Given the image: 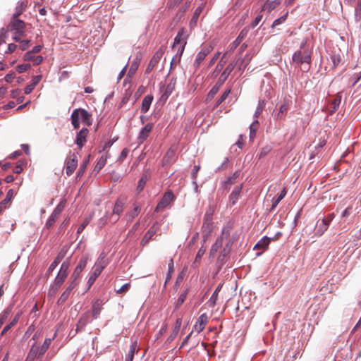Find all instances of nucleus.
Segmentation results:
<instances>
[{"instance_id":"1","label":"nucleus","mask_w":361,"mask_h":361,"mask_svg":"<svg viewBox=\"0 0 361 361\" xmlns=\"http://www.w3.org/2000/svg\"><path fill=\"white\" fill-rule=\"evenodd\" d=\"M71 124L74 129L79 128L80 121L87 126H90L92 123V115L84 109H74L71 114Z\"/></svg>"},{"instance_id":"2","label":"nucleus","mask_w":361,"mask_h":361,"mask_svg":"<svg viewBox=\"0 0 361 361\" xmlns=\"http://www.w3.org/2000/svg\"><path fill=\"white\" fill-rule=\"evenodd\" d=\"M293 63L299 66L302 71H307L311 63V56L307 51H295L292 57Z\"/></svg>"},{"instance_id":"3","label":"nucleus","mask_w":361,"mask_h":361,"mask_svg":"<svg viewBox=\"0 0 361 361\" xmlns=\"http://www.w3.org/2000/svg\"><path fill=\"white\" fill-rule=\"evenodd\" d=\"M107 264L108 262L106 259V254L104 252H102L96 261L93 267V271L88 279L87 283L89 287L94 283L95 280L100 275Z\"/></svg>"},{"instance_id":"4","label":"nucleus","mask_w":361,"mask_h":361,"mask_svg":"<svg viewBox=\"0 0 361 361\" xmlns=\"http://www.w3.org/2000/svg\"><path fill=\"white\" fill-rule=\"evenodd\" d=\"M188 37V35L187 32L185 30V29H180L174 39L173 49L175 50H178L180 52H183L185 47L187 44Z\"/></svg>"},{"instance_id":"5","label":"nucleus","mask_w":361,"mask_h":361,"mask_svg":"<svg viewBox=\"0 0 361 361\" xmlns=\"http://www.w3.org/2000/svg\"><path fill=\"white\" fill-rule=\"evenodd\" d=\"M214 226L212 218L209 214H206L203 219L202 226V242L204 243L210 237L213 231Z\"/></svg>"},{"instance_id":"6","label":"nucleus","mask_w":361,"mask_h":361,"mask_svg":"<svg viewBox=\"0 0 361 361\" xmlns=\"http://www.w3.org/2000/svg\"><path fill=\"white\" fill-rule=\"evenodd\" d=\"M214 47L212 44H206L202 46L200 50L197 54L193 66L197 68L201 63L204 60L205 57L213 50Z\"/></svg>"},{"instance_id":"7","label":"nucleus","mask_w":361,"mask_h":361,"mask_svg":"<svg viewBox=\"0 0 361 361\" xmlns=\"http://www.w3.org/2000/svg\"><path fill=\"white\" fill-rule=\"evenodd\" d=\"M66 206V200H62L59 204L55 207L53 212L49 217L48 220L46 222V227L49 228L51 226L54 225L56 220L58 219L61 213L63 212Z\"/></svg>"},{"instance_id":"8","label":"nucleus","mask_w":361,"mask_h":361,"mask_svg":"<svg viewBox=\"0 0 361 361\" xmlns=\"http://www.w3.org/2000/svg\"><path fill=\"white\" fill-rule=\"evenodd\" d=\"M175 199V196L171 191L164 193L163 197L157 204L154 211L159 212L166 208Z\"/></svg>"},{"instance_id":"9","label":"nucleus","mask_w":361,"mask_h":361,"mask_svg":"<svg viewBox=\"0 0 361 361\" xmlns=\"http://www.w3.org/2000/svg\"><path fill=\"white\" fill-rule=\"evenodd\" d=\"M78 166V158L75 154H69L66 159V173L71 176L73 173Z\"/></svg>"},{"instance_id":"10","label":"nucleus","mask_w":361,"mask_h":361,"mask_svg":"<svg viewBox=\"0 0 361 361\" xmlns=\"http://www.w3.org/2000/svg\"><path fill=\"white\" fill-rule=\"evenodd\" d=\"M164 54V47H161L153 55L152 58L151 59L147 68H146V73H150L154 68L159 63L160 61L161 57L163 56Z\"/></svg>"},{"instance_id":"11","label":"nucleus","mask_w":361,"mask_h":361,"mask_svg":"<svg viewBox=\"0 0 361 361\" xmlns=\"http://www.w3.org/2000/svg\"><path fill=\"white\" fill-rule=\"evenodd\" d=\"M18 16H13L11 23H9L8 27L11 30H16L18 31V33L19 35H23L24 34V27H25V23L19 20L18 18Z\"/></svg>"},{"instance_id":"12","label":"nucleus","mask_w":361,"mask_h":361,"mask_svg":"<svg viewBox=\"0 0 361 361\" xmlns=\"http://www.w3.org/2000/svg\"><path fill=\"white\" fill-rule=\"evenodd\" d=\"M208 317L206 314H201L196 323L193 326V331H195L197 334L200 333L203 331V329L205 328V326L207 323Z\"/></svg>"},{"instance_id":"13","label":"nucleus","mask_w":361,"mask_h":361,"mask_svg":"<svg viewBox=\"0 0 361 361\" xmlns=\"http://www.w3.org/2000/svg\"><path fill=\"white\" fill-rule=\"evenodd\" d=\"M152 128L153 126L152 123H147L144 128L141 129L137 137L138 144L140 145L147 140L152 130Z\"/></svg>"},{"instance_id":"14","label":"nucleus","mask_w":361,"mask_h":361,"mask_svg":"<svg viewBox=\"0 0 361 361\" xmlns=\"http://www.w3.org/2000/svg\"><path fill=\"white\" fill-rule=\"evenodd\" d=\"M235 63L231 62L226 66V68L224 69V71L220 75L217 81V85L221 86L226 80L228 75L231 74V73L233 71L234 68L235 67Z\"/></svg>"},{"instance_id":"15","label":"nucleus","mask_w":361,"mask_h":361,"mask_svg":"<svg viewBox=\"0 0 361 361\" xmlns=\"http://www.w3.org/2000/svg\"><path fill=\"white\" fill-rule=\"evenodd\" d=\"M87 260L88 257L87 256H82L80 258L79 263L78 266L75 267L71 276L73 279H74V280H76L80 276L81 271L87 265Z\"/></svg>"},{"instance_id":"16","label":"nucleus","mask_w":361,"mask_h":361,"mask_svg":"<svg viewBox=\"0 0 361 361\" xmlns=\"http://www.w3.org/2000/svg\"><path fill=\"white\" fill-rule=\"evenodd\" d=\"M159 229V224L156 222L153 226L148 230V231L144 235L141 243L142 245H145L152 238V236L157 233Z\"/></svg>"},{"instance_id":"17","label":"nucleus","mask_w":361,"mask_h":361,"mask_svg":"<svg viewBox=\"0 0 361 361\" xmlns=\"http://www.w3.org/2000/svg\"><path fill=\"white\" fill-rule=\"evenodd\" d=\"M88 134V130L87 128H82L77 134L75 143L81 148L84 143L86 142V137Z\"/></svg>"},{"instance_id":"18","label":"nucleus","mask_w":361,"mask_h":361,"mask_svg":"<svg viewBox=\"0 0 361 361\" xmlns=\"http://www.w3.org/2000/svg\"><path fill=\"white\" fill-rule=\"evenodd\" d=\"M329 225V221H327V219L319 220L316 224V234L322 235L327 230Z\"/></svg>"},{"instance_id":"19","label":"nucleus","mask_w":361,"mask_h":361,"mask_svg":"<svg viewBox=\"0 0 361 361\" xmlns=\"http://www.w3.org/2000/svg\"><path fill=\"white\" fill-rule=\"evenodd\" d=\"M102 301L97 300L92 303V316L93 319H97L102 310Z\"/></svg>"},{"instance_id":"20","label":"nucleus","mask_w":361,"mask_h":361,"mask_svg":"<svg viewBox=\"0 0 361 361\" xmlns=\"http://www.w3.org/2000/svg\"><path fill=\"white\" fill-rule=\"evenodd\" d=\"M140 61H141V59L139 58V57H135L131 62V64H130V68L128 70V78H133L139 66H140Z\"/></svg>"},{"instance_id":"21","label":"nucleus","mask_w":361,"mask_h":361,"mask_svg":"<svg viewBox=\"0 0 361 361\" xmlns=\"http://www.w3.org/2000/svg\"><path fill=\"white\" fill-rule=\"evenodd\" d=\"M35 54L31 51H27L24 56V60L27 61H33L34 65H38L43 61V57L42 56L34 55Z\"/></svg>"},{"instance_id":"22","label":"nucleus","mask_w":361,"mask_h":361,"mask_svg":"<svg viewBox=\"0 0 361 361\" xmlns=\"http://www.w3.org/2000/svg\"><path fill=\"white\" fill-rule=\"evenodd\" d=\"M270 240L271 239L269 238L264 236L256 243L254 247V250H261L262 252H263L268 247Z\"/></svg>"},{"instance_id":"23","label":"nucleus","mask_w":361,"mask_h":361,"mask_svg":"<svg viewBox=\"0 0 361 361\" xmlns=\"http://www.w3.org/2000/svg\"><path fill=\"white\" fill-rule=\"evenodd\" d=\"M138 351L136 341L132 342L130 345L128 353L126 355L125 361H133L135 354Z\"/></svg>"},{"instance_id":"24","label":"nucleus","mask_w":361,"mask_h":361,"mask_svg":"<svg viewBox=\"0 0 361 361\" xmlns=\"http://www.w3.org/2000/svg\"><path fill=\"white\" fill-rule=\"evenodd\" d=\"M150 178V173L147 171H145V173L142 175L140 179L138 181L137 187V192H140L143 190L145 185L147 183V181Z\"/></svg>"},{"instance_id":"25","label":"nucleus","mask_w":361,"mask_h":361,"mask_svg":"<svg viewBox=\"0 0 361 361\" xmlns=\"http://www.w3.org/2000/svg\"><path fill=\"white\" fill-rule=\"evenodd\" d=\"M181 324H182V319L180 318H178L176 321V324L173 327V329L168 338L169 342L172 341L177 336V335L178 334V332L180 329Z\"/></svg>"},{"instance_id":"26","label":"nucleus","mask_w":361,"mask_h":361,"mask_svg":"<svg viewBox=\"0 0 361 361\" xmlns=\"http://www.w3.org/2000/svg\"><path fill=\"white\" fill-rule=\"evenodd\" d=\"M281 3V0H267L262 6V11L268 12L274 10Z\"/></svg>"},{"instance_id":"27","label":"nucleus","mask_w":361,"mask_h":361,"mask_svg":"<svg viewBox=\"0 0 361 361\" xmlns=\"http://www.w3.org/2000/svg\"><path fill=\"white\" fill-rule=\"evenodd\" d=\"M153 101V97L152 95H147L144 97L142 102L141 112L143 114L147 113L150 107V105Z\"/></svg>"},{"instance_id":"28","label":"nucleus","mask_w":361,"mask_h":361,"mask_svg":"<svg viewBox=\"0 0 361 361\" xmlns=\"http://www.w3.org/2000/svg\"><path fill=\"white\" fill-rule=\"evenodd\" d=\"M341 102V96L338 94L336 97L334 99V100L331 102L329 111L330 114H333L334 112H336Z\"/></svg>"},{"instance_id":"29","label":"nucleus","mask_w":361,"mask_h":361,"mask_svg":"<svg viewBox=\"0 0 361 361\" xmlns=\"http://www.w3.org/2000/svg\"><path fill=\"white\" fill-rule=\"evenodd\" d=\"M246 35H247V31L243 30L240 32V34L238 36V37L236 38V39L230 44V46H229L230 51H233V50H235L237 48V47L240 44V42L244 39V37L246 36Z\"/></svg>"},{"instance_id":"30","label":"nucleus","mask_w":361,"mask_h":361,"mask_svg":"<svg viewBox=\"0 0 361 361\" xmlns=\"http://www.w3.org/2000/svg\"><path fill=\"white\" fill-rule=\"evenodd\" d=\"M241 190H242V185H237L236 187H235V188L231 193V195L229 196V200L232 203V204H235V202H237V200L240 196Z\"/></svg>"},{"instance_id":"31","label":"nucleus","mask_w":361,"mask_h":361,"mask_svg":"<svg viewBox=\"0 0 361 361\" xmlns=\"http://www.w3.org/2000/svg\"><path fill=\"white\" fill-rule=\"evenodd\" d=\"M221 287H222L221 284H219L216 287V290H214V292L213 293L211 298H209V300L207 302L209 307H214L215 306L217 299H218V294H219V292L221 290Z\"/></svg>"},{"instance_id":"32","label":"nucleus","mask_w":361,"mask_h":361,"mask_svg":"<svg viewBox=\"0 0 361 361\" xmlns=\"http://www.w3.org/2000/svg\"><path fill=\"white\" fill-rule=\"evenodd\" d=\"M240 173L238 171L233 173V174L227 178V179L223 183L222 187L224 189H228L229 186L234 183V181L238 178Z\"/></svg>"},{"instance_id":"33","label":"nucleus","mask_w":361,"mask_h":361,"mask_svg":"<svg viewBox=\"0 0 361 361\" xmlns=\"http://www.w3.org/2000/svg\"><path fill=\"white\" fill-rule=\"evenodd\" d=\"M124 204V200L121 198L118 199L113 209V214L120 215L123 212Z\"/></svg>"},{"instance_id":"34","label":"nucleus","mask_w":361,"mask_h":361,"mask_svg":"<svg viewBox=\"0 0 361 361\" xmlns=\"http://www.w3.org/2000/svg\"><path fill=\"white\" fill-rule=\"evenodd\" d=\"M90 312L87 311L85 314H83L81 317L80 318L78 324H77V329L79 328H83L85 326L90 322Z\"/></svg>"},{"instance_id":"35","label":"nucleus","mask_w":361,"mask_h":361,"mask_svg":"<svg viewBox=\"0 0 361 361\" xmlns=\"http://www.w3.org/2000/svg\"><path fill=\"white\" fill-rule=\"evenodd\" d=\"M226 54H227V52L224 54V55H223L222 58L221 59L220 61L216 65L214 72L212 73V77L213 78H216V77L218 76V75L221 72L223 66L226 63V61L224 60V59L226 57Z\"/></svg>"},{"instance_id":"36","label":"nucleus","mask_w":361,"mask_h":361,"mask_svg":"<svg viewBox=\"0 0 361 361\" xmlns=\"http://www.w3.org/2000/svg\"><path fill=\"white\" fill-rule=\"evenodd\" d=\"M286 195V188H283V189L281 190V192L278 195V197L276 198L272 199V205L271 209H274L276 206L279 204V203L284 198V197Z\"/></svg>"},{"instance_id":"37","label":"nucleus","mask_w":361,"mask_h":361,"mask_svg":"<svg viewBox=\"0 0 361 361\" xmlns=\"http://www.w3.org/2000/svg\"><path fill=\"white\" fill-rule=\"evenodd\" d=\"M288 109V106L287 103L282 104L279 109V112L276 115V119L281 120L284 118V116Z\"/></svg>"},{"instance_id":"38","label":"nucleus","mask_w":361,"mask_h":361,"mask_svg":"<svg viewBox=\"0 0 361 361\" xmlns=\"http://www.w3.org/2000/svg\"><path fill=\"white\" fill-rule=\"evenodd\" d=\"M205 252H206V247L204 245H202V247L199 249V250L196 255L195 261L193 262L194 267H197L200 264L201 259H202V256L204 255Z\"/></svg>"},{"instance_id":"39","label":"nucleus","mask_w":361,"mask_h":361,"mask_svg":"<svg viewBox=\"0 0 361 361\" xmlns=\"http://www.w3.org/2000/svg\"><path fill=\"white\" fill-rule=\"evenodd\" d=\"M27 7V4L24 1H19L16 7V11L13 14V16H19L23 13V12L25 10V8Z\"/></svg>"},{"instance_id":"40","label":"nucleus","mask_w":361,"mask_h":361,"mask_svg":"<svg viewBox=\"0 0 361 361\" xmlns=\"http://www.w3.org/2000/svg\"><path fill=\"white\" fill-rule=\"evenodd\" d=\"M67 276V274L59 272L56 277L54 279V284L61 287L63 283L64 282L65 279H66Z\"/></svg>"},{"instance_id":"41","label":"nucleus","mask_w":361,"mask_h":361,"mask_svg":"<svg viewBox=\"0 0 361 361\" xmlns=\"http://www.w3.org/2000/svg\"><path fill=\"white\" fill-rule=\"evenodd\" d=\"M202 11V8L201 6H198L195 9L193 16L190 23V26H192L193 25H195L197 23V19H198L200 15L201 14Z\"/></svg>"},{"instance_id":"42","label":"nucleus","mask_w":361,"mask_h":361,"mask_svg":"<svg viewBox=\"0 0 361 361\" xmlns=\"http://www.w3.org/2000/svg\"><path fill=\"white\" fill-rule=\"evenodd\" d=\"M20 315L16 314L14 319L8 324L6 325L1 331V335L6 334L12 326L16 325L19 319Z\"/></svg>"},{"instance_id":"43","label":"nucleus","mask_w":361,"mask_h":361,"mask_svg":"<svg viewBox=\"0 0 361 361\" xmlns=\"http://www.w3.org/2000/svg\"><path fill=\"white\" fill-rule=\"evenodd\" d=\"M264 106H265L264 101L260 99L258 102V105H257L255 112L254 114V117L255 118H257L259 116V115L262 114Z\"/></svg>"},{"instance_id":"44","label":"nucleus","mask_w":361,"mask_h":361,"mask_svg":"<svg viewBox=\"0 0 361 361\" xmlns=\"http://www.w3.org/2000/svg\"><path fill=\"white\" fill-rule=\"evenodd\" d=\"M183 54V52H180L179 51L176 50V54L173 57V59L171 61V68L176 66L178 63H180Z\"/></svg>"},{"instance_id":"45","label":"nucleus","mask_w":361,"mask_h":361,"mask_svg":"<svg viewBox=\"0 0 361 361\" xmlns=\"http://www.w3.org/2000/svg\"><path fill=\"white\" fill-rule=\"evenodd\" d=\"M354 18L355 22L358 23L361 20V0L358 1L355 8Z\"/></svg>"},{"instance_id":"46","label":"nucleus","mask_w":361,"mask_h":361,"mask_svg":"<svg viewBox=\"0 0 361 361\" xmlns=\"http://www.w3.org/2000/svg\"><path fill=\"white\" fill-rule=\"evenodd\" d=\"M259 122L257 119H255L250 126V138L255 137L256 135V131L258 128Z\"/></svg>"},{"instance_id":"47","label":"nucleus","mask_w":361,"mask_h":361,"mask_svg":"<svg viewBox=\"0 0 361 361\" xmlns=\"http://www.w3.org/2000/svg\"><path fill=\"white\" fill-rule=\"evenodd\" d=\"M107 157L106 156L102 155L98 160L96 166L95 170L100 171L106 164Z\"/></svg>"},{"instance_id":"48","label":"nucleus","mask_w":361,"mask_h":361,"mask_svg":"<svg viewBox=\"0 0 361 361\" xmlns=\"http://www.w3.org/2000/svg\"><path fill=\"white\" fill-rule=\"evenodd\" d=\"M173 90V86L171 85V84H169L167 85V87L165 88L161 99L163 100H166L169 95L171 94L172 91Z\"/></svg>"},{"instance_id":"49","label":"nucleus","mask_w":361,"mask_h":361,"mask_svg":"<svg viewBox=\"0 0 361 361\" xmlns=\"http://www.w3.org/2000/svg\"><path fill=\"white\" fill-rule=\"evenodd\" d=\"M70 295L71 292L66 289L59 298L57 301L58 305H63L67 300Z\"/></svg>"},{"instance_id":"50","label":"nucleus","mask_w":361,"mask_h":361,"mask_svg":"<svg viewBox=\"0 0 361 361\" xmlns=\"http://www.w3.org/2000/svg\"><path fill=\"white\" fill-rule=\"evenodd\" d=\"M63 256L61 257L60 255H58L57 257L52 262V263L50 264L49 269H48V273L50 274L54 271V269L58 266V264L61 261Z\"/></svg>"},{"instance_id":"51","label":"nucleus","mask_w":361,"mask_h":361,"mask_svg":"<svg viewBox=\"0 0 361 361\" xmlns=\"http://www.w3.org/2000/svg\"><path fill=\"white\" fill-rule=\"evenodd\" d=\"M60 286H58L55 284H52L50 287V288L48 290V293H47V296L49 298H53L55 296V295L56 294V293L58 292Z\"/></svg>"},{"instance_id":"52","label":"nucleus","mask_w":361,"mask_h":361,"mask_svg":"<svg viewBox=\"0 0 361 361\" xmlns=\"http://www.w3.org/2000/svg\"><path fill=\"white\" fill-rule=\"evenodd\" d=\"M169 271L166 276V282L168 281L171 278V276L174 271V265H173V261L172 259H171L170 262L168 264Z\"/></svg>"},{"instance_id":"53","label":"nucleus","mask_w":361,"mask_h":361,"mask_svg":"<svg viewBox=\"0 0 361 361\" xmlns=\"http://www.w3.org/2000/svg\"><path fill=\"white\" fill-rule=\"evenodd\" d=\"M13 197V190L12 189H10L6 194V198L3 201L1 202V204L5 205L6 204H8V202H11Z\"/></svg>"},{"instance_id":"54","label":"nucleus","mask_w":361,"mask_h":361,"mask_svg":"<svg viewBox=\"0 0 361 361\" xmlns=\"http://www.w3.org/2000/svg\"><path fill=\"white\" fill-rule=\"evenodd\" d=\"M187 294H188V290H186L183 293H181L180 295V296L178 297V298L177 300L176 304V307H178L184 302V301L185 300Z\"/></svg>"},{"instance_id":"55","label":"nucleus","mask_w":361,"mask_h":361,"mask_svg":"<svg viewBox=\"0 0 361 361\" xmlns=\"http://www.w3.org/2000/svg\"><path fill=\"white\" fill-rule=\"evenodd\" d=\"M175 157V151L173 149H170L167 152L166 156L164 158V163L169 162L170 160H172Z\"/></svg>"},{"instance_id":"56","label":"nucleus","mask_w":361,"mask_h":361,"mask_svg":"<svg viewBox=\"0 0 361 361\" xmlns=\"http://www.w3.org/2000/svg\"><path fill=\"white\" fill-rule=\"evenodd\" d=\"M11 312V310L9 308H7L6 310H4L0 315V326L4 324L5 320L8 317L9 314Z\"/></svg>"},{"instance_id":"57","label":"nucleus","mask_w":361,"mask_h":361,"mask_svg":"<svg viewBox=\"0 0 361 361\" xmlns=\"http://www.w3.org/2000/svg\"><path fill=\"white\" fill-rule=\"evenodd\" d=\"M130 288V283H127L123 284L119 289L116 290V293L123 294L128 291Z\"/></svg>"},{"instance_id":"58","label":"nucleus","mask_w":361,"mask_h":361,"mask_svg":"<svg viewBox=\"0 0 361 361\" xmlns=\"http://www.w3.org/2000/svg\"><path fill=\"white\" fill-rule=\"evenodd\" d=\"M287 15L288 13H286L285 15L282 16L281 17L276 19L274 23H273V25L272 26L273 27H275V26H277L285 22V20H286V18H287Z\"/></svg>"},{"instance_id":"59","label":"nucleus","mask_w":361,"mask_h":361,"mask_svg":"<svg viewBox=\"0 0 361 361\" xmlns=\"http://www.w3.org/2000/svg\"><path fill=\"white\" fill-rule=\"evenodd\" d=\"M7 37V30L5 28L0 29V45L5 43Z\"/></svg>"},{"instance_id":"60","label":"nucleus","mask_w":361,"mask_h":361,"mask_svg":"<svg viewBox=\"0 0 361 361\" xmlns=\"http://www.w3.org/2000/svg\"><path fill=\"white\" fill-rule=\"evenodd\" d=\"M222 245V242H221V239H217L215 242V243L213 245V246L212 247V249H211V253H214V252H216L218 249L221 247Z\"/></svg>"},{"instance_id":"61","label":"nucleus","mask_w":361,"mask_h":361,"mask_svg":"<svg viewBox=\"0 0 361 361\" xmlns=\"http://www.w3.org/2000/svg\"><path fill=\"white\" fill-rule=\"evenodd\" d=\"M69 265H70L69 262H68L66 261L63 262L61 264V268H60V270L59 272L68 274V270L69 268Z\"/></svg>"},{"instance_id":"62","label":"nucleus","mask_w":361,"mask_h":361,"mask_svg":"<svg viewBox=\"0 0 361 361\" xmlns=\"http://www.w3.org/2000/svg\"><path fill=\"white\" fill-rule=\"evenodd\" d=\"M30 68V65L28 63L18 65L16 68L17 71L20 73H24Z\"/></svg>"},{"instance_id":"63","label":"nucleus","mask_w":361,"mask_h":361,"mask_svg":"<svg viewBox=\"0 0 361 361\" xmlns=\"http://www.w3.org/2000/svg\"><path fill=\"white\" fill-rule=\"evenodd\" d=\"M90 223L89 219H85V221L79 226L78 228L77 233L79 234L83 231V230L85 228V227L88 225Z\"/></svg>"},{"instance_id":"64","label":"nucleus","mask_w":361,"mask_h":361,"mask_svg":"<svg viewBox=\"0 0 361 361\" xmlns=\"http://www.w3.org/2000/svg\"><path fill=\"white\" fill-rule=\"evenodd\" d=\"M51 342V340L50 338L45 339V341L42 346L40 354L44 353V352L48 349Z\"/></svg>"}]
</instances>
